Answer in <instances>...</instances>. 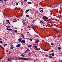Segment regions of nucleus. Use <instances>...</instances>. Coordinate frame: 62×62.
<instances>
[{
    "instance_id": "1",
    "label": "nucleus",
    "mask_w": 62,
    "mask_h": 62,
    "mask_svg": "<svg viewBox=\"0 0 62 62\" xmlns=\"http://www.w3.org/2000/svg\"><path fill=\"white\" fill-rule=\"evenodd\" d=\"M18 59H22V60H28V58L22 57H19V58Z\"/></svg>"
},
{
    "instance_id": "2",
    "label": "nucleus",
    "mask_w": 62,
    "mask_h": 62,
    "mask_svg": "<svg viewBox=\"0 0 62 62\" xmlns=\"http://www.w3.org/2000/svg\"><path fill=\"white\" fill-rule=\"evenodd\" d=\"M21 43H25L26 42L25 41V40H22L21 41Z\"/></svg>"
},
{
    "instance_id": "3",
    "label": "nucleus",
    "mask_w": 62,
    "mask_h": 62,
    "mask_svg": "<svg viewBox=\"0 0 62 62\" xmlns=\"http://www.w3.org/2000/svg\"><path fill=\"white\" fill-rule=\"evenodd\" d=\"M47 54H49V55H52V56H54V53H52L51 54L48 53Z\"/></svg>"
},
{
    "instance_id": "4",
    "label": "nucleus",
    "mask_w": 62,
    "mask_h": 62,
    "mask_svg": "<svg viewBox=\"0 0 62 62\" xmlns=\"http://www.w3.org/2000/svg\"><path fill=\"white\" fill-rule=\"evenodd\" d=\"M31 26H32V27L33 29L35 31V29H35V26H34V25L33 24Z\"/></svg>"
},
{
    "instance_id": "5",
    "label": "nucleus",
    "mask_w": 62,
    "mask_h": 62,
    "mask_svg": "<svg viewBox=\"0 0 62 62\" xmlns=\"http://www.w3.org/2000/svg\"><path fill=\"white\" fill-rule=\"evenodd\" d=\"M7 30H9V31H12V29H8V28H7Z\"/></svg>"
},
{
    "instance_id": "6",
    "label": "nucleus",
    "mask_w": 62,
    "mask_h": 62,
    "mask_svg": "<svg viewBox=\"0 0 62 62\" xmlns=\"http://www.w3.org/2000/svg\"><path fill=\"white\" fill-rule=\"evenodd\" d=\"M20 46H21V44H19L16 46V47H20Z\"/></svg>"
},
{
    "instance_id": "7",
    "label": "nucleus",
    "mask_w": 62,
    "mask_h": 62,
    "mask_svg": "<svg viewBox=\"0 0 62 62\" xmlns=\"http://www.w3.org/2000/svg\"><path fill=\"white\" fill-rule=\"evenodd\" d=\"M14 48V46H13V45H11V47H10V49H12L13 48Z\"/></svg>"
},
{
    "instance_id": "8",
    "label": "nucleus",
    "mask_w": 62,
    "mask_h": 62,
    "mask_svg": "<svg viewBox=\"0 0 62 62\" xmlns=\"http://www.w3.org/2000/svg\"><path fill=\"white\" fill-rule=\"evenodd\" d=\"M22 39L21 38L19 39H18L19 41V42H21V41H22Z\"/></svg>"
},
{
    "instance_id": "9",
    "label": "nucleus",
    "mask_w": 62,
    "mask_h": 62,
    "mask_svg": "<svg viewBox=\"0 0 62 62\" xmlns=\"http://www.w3.org/2000/svg\"><path fill=\"white\" fill-rule=\"evenodd\" d=\"M36 42L37 43H38V42H39V40H38L37 39H36Z\"/></svg>"
},
{
    "instance_id": "10",
    "label": "nucleus",
    "mask_w": 62,
    "mask_h": 62,
    "mask_svg": "<svg viewBox=\"0 0 62 62\" xmlns=\"http://www.w3.org/2000/svg\"><path fill=\"white\" fill-rule=\"evenodd\" d=\"M8 61H11V59L10 58H8Z\"/></svg>"
},
{
    "instance_id": "11",
    "label": "nucleus",
    "mask_w": 62,
    "mask_h": 62,
    "mask_svg": "<svg viewBox=\"0 0 62 62\" xmlns=\"http://www.w3.org/2000/svg\"><path fill=\"white\" fill-rule=\"evenodd\" d=\"M29 11V10L27 9L26 10V11H25V13H27V12H28V11Z\"/></svg>"
},
{
    "instance_id": "12",
    "label": "nucleus",
    "mask_w": 62,
    "mask_h": 62,
    "mask_svg": "<svg viewBox=\"0 0 62 62\" xmlns=\"http://www.w3.org/2000/svg\"><path fill=\"white\" fill-rule=\"evenodd\" d=\"M55 31L56 32V33H58V31H57V30H56V29H55Z\"/></svg>"
},
{
    "instance_id": "13",
    "label": "nucleus",
    "mask_w": 62,
    "mask_h": 62,
    "mask_svg": "<svg viewBox=\"0 0 62 62\" xmlns=\"http://www.w3.org/2000/svg\"><path fill=\"white\" fill-rule=\"evenodd\" d=\"M49 57L51 58V59H53V57L52 56H49Z\"/></svg>"
},
{
    "instance_id": "14",
    "label": "nucleus",
    "mask_w": 62,
    "mask_h": 62,
    "mask_svg": "<svg viewBox=\"0 0 62 62\" xmlns=\"http://www.w3.org/2000/svg\"><path fill=\"white\" fill-rule=\"evenodd\" d=\"M21 36L23 38H24V36L23 35V34H21Z\"/></svg>"
},
{
    "instance_id": "15",
    "label": "nucleus",
    "mask_w": 62,
    "mask_h": 62,
    "mask_svg": "<svg viewBox=\"0 0 62 62\" xmlns=\"http://www.w3.org/2000/svg\"><path fill=\"white\" fill-rule=\"evenodd\" d=\"M29 51V49H27V50H26L25 51V53H27Z\"/></svg>"
},
{
    "instance_id": "16",
    "label": "nucleus",
    "mask_w": 62,
    "mask_h": 62,
    "mask_svg": "<svg viewBox=\"0 0 62 62\" xmlns=\"http://www.w3.org/2000/svg\"><path fill=\"white\" fill-rule=\"evenodd\" d=\"M46 17V16H44L43 17V19H45Z\"/></svg>"
},
{
    "instance_id": "17",
    "label": "nucleus",
    "mask_w": 62,
    "mask_h": 62,
    "mask_svg": "<svg viewBox=\"0 0 62 62\" xmlns=\"http://www.w3.org/2000/svg\"><path fill=\"white\" fill-rule=\"evenodd\" d=\"M28 4H32V3H31V2H28Z\"/></svg>"
},
{
    "instance_id": "18",
    "label": "nucleus",
    "mask_w": 62,
    "mask_h": 62,
    "mask_svg": "<svg viewBox=\"0 0 62 62\" xmlns=\"http://www.w3.org/2000/svg\"><path fill=\"white\" fill-rule=\"evenodd\" d=\"M32 46V45H28V47H31V46Z\"/></svg>"
},
{
    "instance_id": "19",
    "label": "nucleus",
    "mask_w": 62,
    "mask_h": 62,
    "mask_svg": "<svg viewBox=\"0 0 62 62\" xmlns=\"http://www.w3.org/2000/svg\"><path fill=\"white\" fill-rule=\"evenodd\" d=\"M21 56H22V57H24V55L23 54H21Z\"/></svg>"
},
{
    "instance_id": "20",
    "label": "nucleus",
    "mask_w": 62,
    "mask_h": 62,
    "mask_svg": "<svg viewBox=\"0 0 62 62\" xmlns=\"http://www.w3.org/2000/svg\"><path fill=\"white\" fill-rule=\"evenodd\" d=\"M6 27L7 28H10V26H6Z\"/></svg>"
},
{
    "instance_id": "21",
    "label": "nucleus",
    "mask_w": 62,
    "mask_h": 62,
    "mask_svg": "<svg viewBox=\"0 0 62 62\" xmlns=\"http://www.w3.org/2000/svg\"><path fill=\"white\" fill-rule=\"evenodd\" d=\"M58 50H60L61 49V48L60 47H58Z\"/></svg>"
},
{
    "instance_id": "22",
    "label": "nucleus",
    "mask_w": 62,
    "mask_h": 62,
    "mask_svg": "<svg viewBox=\"0 0 62 62\" xmlns=\"http://www.w3.org/2000/svg\"><path fill=\"white\" fill-rule=\"evenodd\" d=\"M29 15H26V17H29Z\"/></svg>"
},
{
    "instance_id": "23",
    "label": "nucleus",
    "mask_w": 62,
    "mask_h": 62,
    "mask_svg": "<svg viewBox=\"0 0 62 62\" xmlns=\"http://www.w3.org/2000/svg\"><path fill=\"white\" fill-rule=\"evenodd\" d=\"M30 41H32V40H33V39L32 38L30 39Z\"/></svg>"
},
{
    "instance_id": "24",
    "label": "nucleus",
    "mask_w": 62,
    "mask_h": 62,
    "mask_svg": "<svg viewBox=\"0 0 62 62\" xmlns=\"http://www.w3.org/2000/svg\"><path fill=\"white\" fill-rule=\"evenodd\" d=\"M48 17H46L45 19V20H48Z\"/></svg>"
},
{
    "instance_id": "25",
    "label": "nucleus",
    "mask_w": 62,
    "mask_h": 62,
    "mask_svg": "<svg viewBox=\"0 0 62 62\" xmlns=\"http://www.w3.org/2000/svg\"><path fill=\"white\" fill-rule=\"evenodd\" d=\"M49 23H51V24H52V23H53V22L50 21V22H49Z\"/></svg>"
},
{
    "instance_id": "26",
    "label": "nucleus",
    "mask_w": 62,
    "mask_h": 62,
    "mask_svg": "<svg viewBox=\"0 0 62 62\" xmlns=\"http://www.w3.org/2000/svg\"><path fill=\"white\" fill-rule=\"evenodd\" d=\"M59 13L61 14V12L60 11H59Z\"/></svg>"
},
{
    "instance_id": "27",
    "label": "nucleus",
    "mask_w": 62,
    "mask_h": 62,
    "mask_svg": "<svg viewBox=\"0 0 62 62\" xmlns=\"http://www.w3.org/2000/svg\"><path fill=\"white\" fill-rule=\"evenodd\" d=\"M0 47H1L2 48V49H4V47H3V46H1Z\"/></svg>"
},
{
    "instance_id": "28",
    "label": "nucleus",
    "mask_w": 62,
    "mask_h": 62,
    "mask_svg": "<svg viewBox=\"0 0 62 62\" xmlns=\"http://www.w3.org/2000/svg\"><path fill=\"white\" fill-rule=\"evenodd\" d=\"M0 2H2V3H3V2H3V0H1Z\"/></svg>"
},
{
    "instance_id": "29",
    "label": "nucleus",
    "mask_w": 62,
    "mask_h": 62,
    "mask_svg": "<svg viewBox=\"0 0 62 62\" xmlns=\"http://www.w3.org/2000/svg\"><path fill=\"white\" fill-rule=\"evenodd\" d=\"M34 48H38V46H34Z\"/></svg>"
},
{
    "instance_id": "30",
    "label": "nucleus",
    "mask_w": 62,
    "mask_h": 62,
    "mask_svg": "<svg viewBox=\"0 0 62 62\" xmlns=\"http://www.w3.org/2000/svg\"><path fill=\"white\" fill-rule=\"evenodd\" d=\"M14 32H17V30H15L14 31Z\"/></svg>"
},
{
    "instance_id": "31",
    "label": "nucleus",
    "mask_w": 62,
    "mask_h": 62,
    "mask_svg": "<svg viewBox=\"0 0 62 62\" xmlns=\"http://www.w3.org/2000/svg\"><path fill=\"white\" fill-rule=\"evenodd\" d=\"M6 22H9V20H6Z\"/></svg>"
},
{
    "instance_id": "32",
    "label": "nucleus",
    "mask_w": 62,
    "mask_h": 62,
    "mask_svg": "<svg viewBox=\"0 0 62 62\" xmlns=\"http://www.w3.org/2000/svg\"><path fill=\"white\" fill-rule=\"evenodd\" d=\"M39 11H40V12H43V10H40Z\"/></svg>"
},
{
    "instance_id": "33",
    "label": "nucleus",
    "mask_w": 62,
    "mask_h": 62,
    "mask_svg": "<svg viewBox=\"0 0 62 62\" xmlns=\"http://www.w3.org/2000/svg\"><path fill=\"white\" fill-rule=\"evenodd\" d=\"M16 22V21H13V23H15Z\"/></svg>"
},
{
    "instance_id": "34",
    "label": "nucleus",
    "mask_w": 62,
    "mask_h": 62,
    "mask_svg": "<svg viewBox=\"0 0 62 62\" xmlns=\"http://www.w3.org/2000/svg\"><path fill=\"white\" fill-rule=\"evenodd\" d=\"M40 23H41H41H43V21H40Z\"/></svg>"
},
{
    "instance_id": "35",
    "label": "nucleus",
    "mask_w": 62,
    "mask_h": 62,
    "mask_svg": "<svg viewBox=\"0 0 62 62\" xmlns=\"http://www.w3.org/2000/svg\"><path fill=\"white\" fill-rule=\"evenodd\" d=\"M40 50L39 49V48H37V51H39Z\"/></svg>"
},
{
    "instance_id": "36",
    "label": "nucleus",
    "mask_w": 62,
    "mask_h": 62,
    "mask_svg": "<svg viewBox=\"0 0 62 62\" xmlns=\"http://www.w3.org/2000/svg\"><path fill=\"white\" fill-rule=\"evenodd\" d=\"M22 22L23 23V24H25L26 23L25 22L23 23V21H22Z\"/></svg>"
},
{
    "instance_id": "37",
    "label": "nucleus",
    "mask_w": 62,
    "mask_h": 62,
    "mask_svg": "<svg viewBox=\"0 0 62 62\" xmlns=\"http://www.w3.org/2000/svg\"><path fill=\"white\" fill-rule=\"evenodd\" d=\"M0 43H2H2H3V42H2V41H0Z\"/></svg>"
},
{
    "instance_id": "38",
    "label": "nucleus",
    "mask_w": 62,
    "mask_h": 62,
    "mask_svg": "<svg viewBox=\"0 0 62 62\" xmlns=\"http://www.w3.org/2000/svg\"><path fill=\"white\" fill-rule=\"evenodd\" d=\"M58 18H60V16H59V15L58 16Z\"/></svg>"
},
{
    "instance_id": "39",
    "label": "nucleus",
    "mask_w": 62,
    "mask_h": 62,
    "mask_svg": "<svg viewBox=\"0 0 62 62\" xmlns=\"http://www.w3.org/2000/svg\"><path fill=\"white\" fill-rule=\"evenodd\" d=\"M51 45H54V44L53 43H51Z\"/></svg>"
},
{
    "instance_id": "40",
    "label": "nucleus",
    "mask_w": 62,
    "mask_h": 62,
    "mask_svg": "<svg viewBox=\"0 0 62 62\" xmlns=\"http://www.w3.org/2000/svg\"><path fill=\"white\" fill-rule=\"evenodd\" d=\"M4 45H5V46H7V45H8V44H6Z\"/></svg>"
},
{
    "instance_id": "41",
    "label": "nucleus",
    "mask_w": 62,
    "mask_h": 62,
    "mask_svg": "<svg viewBox=\"0 0 62 62\" xmlns=\"http://www.w3.org/2000/svg\"><path fill=\"white\" fill-rule=\"evenodd\" d=\"M3 57L0 58V60H1V59H3Z\"/></svg>"
},
{
    "instance_id": "42",
    "label": "nucleus",
    "mask_w": 62,
    "mask_h": 62,
    "mask_svg": "<svg viewBox=\"0 0 62 62\" xmlns=\"http://www.w3.org/2000/svg\"><path fill=\"white\" fill-rule=\"evenodd\" d=\"M58 61L59 62H60V61H61V62H62V60H61V61L60 60H59Z\"/></svg>"
},
{
    "instance_id": "43",
    "label": "nucleus",
    "mask_w": 62,
    "mask_h": 62,
    "mask_svg": "<svg viewBox=\"0 0 62 62\" xmlns=\"http://www.w3.org/2000/svg\"><path fill=\"white\" fill-rule=\"evenodd\" d=\"M33 22H36V20H33Z\"/></svg>"
},
{
    "instance_id": "44",
    "label": "nucleus",
    "mask_w": 62,
    "mask_h": 62,
    "mask_svg": "<svg viewBox=\"0 0 62 62\" xmlns=\"http://www.w3.org/2000/svg\"><path fill=\"white\" fill-rule=\"evenodd\" d=\"M10 59H11H11H14L12 58H10Z\"/></svg>"
},
{
    "instance_id": "45",
    "label": "nucleus",
    "mask_w": 62,
    "mask_h": 62,
    "mask_svg": "<svg viewBox=\"0 0 62 62\" xmlns=\"http://www.w3.org/2000/svg\"><path fill=\"white\" fill-rule=\"evenodd\" d=\"M34 50H37V48H34Z\"/></svg>"
},
{
    "instance_id": "46",
    "label": "nucleus",
    "mask_w": 62,
    "mask_h": 62,
    "mask_svg": "<svg viewBox=\"0 0 62 62\" xmlns=\"http://www.w3.org/2000/svg\"><path fill=\"white\" fill-rule=\"evenodd\" d=\"M2 40V39H1V38H0V40Z\"/></svg>"
},
{
    "instance_id": "47",
    "label": "nucleus",
    "mask_w": 62,
    "mask_h": 62,
    "mask_svg": "<svg viewBox=\"0 0 62 62\" xmlns=\"http://www.w3.org/2000/svg\"><path fill=\"white\" fill-rule=\"evenodd\" d=\"M29 55H30V54H31V53H30V52H29Z\"/></svg>"
},
{
    "instance_id": "48",
    "label": "nucleus",
    "mask_w": 62,
    "mask_h": 62,
    "mask_svg": "<svg viewBox=\"0 0 62 62\" xmlns=\"http://www.w3.org/2000/svg\"><path fill=\"white\" fill-rule=\"evenodd\" d=\"M8 23H9V24H10L11 23L10 22H8Z\"/></svg>"
},
{
    "instance_id": "49",
    "label": "nucleus",
    "mask_w": 62,
    "mask_h": 62,
    "mask_svg": "<svg viewBox=\"0 0 62 62\" xmlns=\"http://www.w3.org/2000/svg\"><path fill=\"white\" fill-rule=\"evenodd\" d=\"M53 52H54V51H53V50H51V52H52V53H53Z\"/></svg>"
},
{
    "instance_id": "50",
    "label": "nucleus",
    "mask_w": 62,
    "mask_h": 62,
    "mask_svg": "<svg viewBox=\"0 0 62 62\" xmlns=\"http://www.w3.org/2000/svg\"><path fill=\"white\" fill-rule=\"evenodd\" d=\"M16 8H17V7H16L15 8V9H16Z\"/></svg>"
},
{
    "instance_id": "51",
    "label": "nucleus",
    "mask_w": 62,
    "mask_h": 62,
    "mask_svg": "<svg viewBox=\"0 0 62 62\" xmlns=\"http://www.w3.org/2000/svg\"><path fill=\"white\" fill-rule=\"evenodd\" d=\"M23 21H26V20H23Z\"/></svg>"
},
{
    "instance_id": "52",
    "label": "nucleus",
    "mask_w": 62,
    "mask_h": 62,
    "mask_svg": "<svg viewBox=\"0 0 62 62\" xmlns=\"http://www.w3.org/2000/svg\"><path fill=\"white\" fill-rule=\"evenodd\" d=\"M16 5H18V3H16Z\"/></svg>"
},
{
    "instance_id": "53",
    "label": "nucleus",
    "mask_w": 62,
    "mask_h": 62,
    "mask_svg": "<svg viewBox=\"0 0 62 62\" xmlns=\"http://www.w3.org/2000/svg\"><path fill=\"white\" fill-rule=\"evenodd\" d=\"M46 57H47V56H48V55H46Z\"/></svg>"
},
{
    "instance_id": "54",
    "label": "nucleus",
    "mask_w": 62,
    "mask_h": 62,
    "mask_svg": "<svg viewBox=\"0 0 62 62\" xmlns=\"http://www.w3.org/2000/svg\"><path fill=\"white\" fill-rule=\"evenodd\" d=\"M28 27L29 28H30L31 27H30V26H28Z\"/></svg>"
},
{
    "instance_id": "55",
    "label": "nucleus",
    "mask_w": 62,
    "mask_h": 62,
    "mask_svg": "<svg viewBox=\"0 0 62 62\" xmlns=\"http://www.w3.org/2000/svg\"><path fill=\"white\" fill-rule=\"evenodd\" d=\"M43 9V8H40L41 9Z\"/></svg>"
},
{
    "instance_id": "56",
    "label": "nucleus",
    "mask_w": 62,
    "mask_h": 62,
    "mask_svg": "<svg viewBox=\"0 0 62 62\" xmlns=\"http://www.w3.org/2000/svg\"><path fill=\"white\" fill-rule=\"evenodd\" d=\"M44 47H46V45H45L44 46Z\"/></svg>"
},
{
    "instance_id": "57",
    "label": "nucleus",
    "mask_w": 62,
    "mask_h": 62,
    "mask_svg": "<svg viewBox=\"0 0 62 62\" xmlns=\"http://www.w3.org/2000/svg\"><path fill=\"white\" fill-rule=\"evenodd\" d=\"M14 20H16V18L15 19H14Z\"/></svg>"
},
{
    "instance_id": "58",
    "label": "nucleus",
    "mask_w": 62,
    "mask_h": 62,
    "mask_svg": "<svg viewBox=\"0 0 62 62\" xmlns=\"http://www.w3.org/2000/svg\"><path fill=\"white\" fill-rule=\"evenodd\" d=\"M60 54H62V53H60Z\"/></svg>"
},
{
    "instance_id": "59",
    "label": "nucleus",
    "mask_w": 62,
    "mask_h": 62,
    "mask_svg": "<svg viewBox=\"0 0 62 62\" xmlns=\"http://www.w3.org/2000/svg\"><path fill=\"white\" fill-rule=\"evenodd\" d=\"M4 1H7V0H4Z\"/></svg>"
},
{
    "instance_id": "60",
    "label": "nucleus",
    "mask_w": 62,
    "mask_h": 62,
    "mask_svg": "<svg viewBox=\"0 0 62 62\" xmlns=\"http://www.w3.org/2000/svg\"><path fill=\"white\" fill-rule=\"evenodd\" d=\"M5 46H5V45H4V47L5 48Z\"/></svg>"
},
{
    "instance_id": "61",
    "label": "nucleus",
    "mask_w": 62,
    "mask_h": 62,
    "mask_svg": "<svg viewBox=\"0 0 62 62\" xmlns=\"http://www.w3.org/2000/svg\"><path fill=\"white\" fill-rule=\"evenodd\" d=\"M24 1H27V0H24Z\"/></svg>"
},
{
    "instance_id": "62",
    "label": "nucleus",
    "mask_w": 62,
    "mask_h": 62,
    "mask_svg": "<svg viewBox=\"0 0 62 62\" xmlns=\"http://www.w3.org/2000/svg\"><path fill=\"white\" fill-rule=\"evenodd\" d=\"M29 10L30 11H31V9H30Z\"/></svg>"
},
{
    "instance_id": "63",
    "label": "nucleus",
    "mask_w": 62,
    "mask_h": 62,
    "mask_svg": "<svg viewBox=\"0 0 62 62\" xmlns=\"http://www.w3.org/2000/svg\"><path fill=\"white\" fill-rule=\"evenodd\" d=\"M45 26V25H43V26Z\"/></svg>"
},
{
    "instance_id": "64",
    "label": "nucleus",
    "mask_w": 62,
    "mask_h": 62,
    "mask_svg": "<svg viewBox=\"0 0 62 62\" xmlns=\"http://www.w3.org/2000/svg\"><path fill=\"white\" fill-rule=\"evenodd\" d=\"M27 33H29V32H27Z\"/></svg>"
}]
</instances>
